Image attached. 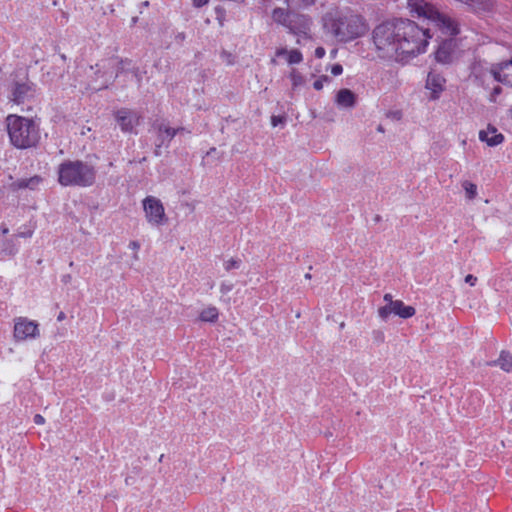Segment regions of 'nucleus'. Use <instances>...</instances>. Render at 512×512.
<instances>
[{
	"label": "nucleus",
	"mask_w": 512,
	"mask_h": 512,
	"mask_svg": "<svg viewBox=\"0 0 512 512\" xmlns=\"http://www.w3.org/2000/svg\"><path fill=\"white\" fill-rule=\"evenodd\" d=\"M124 72H130L137 81H140L139 69L128 59H108L95 66H90L86 71L88 77L86 89L92 91L105 89L120 73Z\"/></svg>",
	"instance_id": "7ed1b4c3"
},
{
	"label": "nucleus",
	"mask_w": 512,
	"mask_h": 512,
	"mask_svg": "<svg viewBox=\"0 0 512 512\" xmlns=\"http://www.w3.org/2000/svg\"><path fill=\"white\" fill-rule=\"evenodd\" d=\"M7 130L11 143L19 149L35 146L39 139V126L32 119L9 115L6 119Z\"/></svg>",
	"instance_id": "423d86ee"
},
{
	"label": "nucleus",
	"mask_w": 512,
	"mask_h": 512,
	"mask_svg": "<svg viewBox=\"0 0 512 512\" xmlns=\"http://www.w3.org/2000/svg\"><path fill=\"white\" fill-rule=\"evenodd\" d=\"M465 282L467 284H469L470 286H474L477 282V278L471 274H468L466 277H465Z\"/></svg>",
	"instance_id": "7c9ffc66"
},
{
	"label": "nucleus",
	"mask_w": 512,
	"mask_h": 512,
	"mask_svg": "<svg viewBox=\"0 0 512 512\" xmlns=\"http://www.w3.org/2000/svg\"><path fill=\"white\" fill-rule=\"evenodd\" d=\"M218 318V310L216 307L210 306L203 309L200 313V319L204 322H214Z\"/></svg>",
	"instance_id": "4be33fe9"
},
{
	"label": "nucleus",
	"mask_w": 512,
	"mask_h": 512,
	"mask_svg": "<svg viewBox=\"0 0 512 512\" xmlns=\"http://www.w3.org/2000/svg\"><path fill=\"white\" fill-rule=\"evenodd\" d=\"M38 323L26 317H17L14 320L13 336L16 341H26L39 336Z\"/></svg>",
	"instance_id": "9b49d317"
},
{
	"label": "nucleus",
	"mask_w": 512,
	"mask_h": 512,
	"mask_svg": "<svg viewBox=\"0 0 512 512\" xmlns=\"http://www.w3.org/2000/svg\"><path fill=\"white\" fill-rule=\"evenodd\" d=\"M336 103L343 108H351L355 104V94L349 89H341L336 95Z\"/></svg>",
	"instance_id": "f3484780"
},
{
	"label": "nucleus",
	"mask_w": 512,
	"mask_h": 512,
	"mask_svg": "<svg viewBox=\"0 0 512 512\" xmlns=\"http://www.w3.org/2000/svg\"><path fill=\"white\" fill-rule=\"evenodd\" d=\"M429 39L428 29L411 20L399 19V62H407L426 52Z\"/></svg>",
	"instance_id": "20e7f679"
},
{
	"label": "nucleus",
	"mask_w": 512,
	"mask_h": 512,
	"mask_svg": "<svg viewBox=\"0 0 512 512\" xmlns=\"http://www.w3.org/2000/svg\"><path fill=\"white\" fill-rule=\"evenodd\" d=\"M209 0H193V5L197 8H201L208 3Z\"/></svg>",
	"instance_id": "72a5a7b5"
},
{
	"label": "nucleus",
	"mask_w": 512,
	"mask_h": 512,
	"mask_svg": "<svg viewBox=\"0 0 512 512\" xmlns=\"http://www.w3.org/2000/svg\"><path fill=\"white\" fill-rule=\"evenodd\" d=\"M8 232H9V229H8V228H6V227H5V228H3V229H1V233H2L3 235L7 234Z\"/></svg>",
	"instance_id": "a19ab883"
},
{
	"label": "nucleus",
	"mask_w": 512,
	"mask_h": 512,
	"mask_svg": "<svg viewBox=\"0 0 512 512\" xmlns=\"http://www.w3.org/2000/svg\"><path fill=\"white\" fill-rule=\"evenodd\" d=\"M342 72H343V67L340 64H335L331 68V73L334 76H339L342 74Z\"/></svg>",
	"instance_id": "cd10ccee"
},
{
	"label": "nucleus",
	"mask_w": 512,
	"mask_h": 512,
	"mask_svg": "<svg viewBox=\"0 0 512 512\" xmlns=\"http://www.w3.org/2000/svg\"><path fill=\"white\" fill-rule=\"evenodd\" d=\"M479 139L490 147L500 145L504 141V136L498 133L494 126L489 125L485 130L479 132Z\"/></svg>",
	"instance_id": "dca6fc26"
},
{
	"label": "nucleus",
	"mask_w": 512,
	"mask_h": 512,
	"mask_svg": "<svg viewBox=\"0 0 512 512\" xmlns=\"http://www.w3.org/2000/svg\"><path fill=\"white\" fill-rule=\"evenodd\" d=\"M323 29L341 42L363 37L369 30L367 21L352 10L330 8L322 17Z\"/></svg>",
	"instance_id": "f03ea898"
},
{
	"label": "nucleus",
	"mask_w": 512,
	"mask_h": 512,
	"mask_svg": "<svg viewBox=\"0 0 512 512\" xmlns=\"http://www.w3.org/2000/svg\"><path fill=\"white\" fill-rule=\"evenodd\" d=\"M18 236H19V237H31V236H32V231H31V230H29V231H27V232H20V233L18 234Z\"/></svg>",
	"instance_id": "e433bc0d"
},
{
	"label": "nucleus",
	"mask_w": 512,
	"mask_h": 512,
	"mask_svg": "<svg viewBox=\"0 0 512 512\" xmlns=\"http://www.w3.org/2000/svg\"><path fill=\"white\" fill-rule=\"evenodd\" d=\"M330 82V78L326 75L320 76L315 82L313 83V87L316 90H321L325 83Z\"/></svg>",
	"instance_id": "393cba45"
},
{
	"label": "nucleus",
	"mask_w": 512,
	"mask_h": 512,
	"mask_svg": "<svg viewBox=\"0 0 512 512\" xmlns=\"http://www.w3.org/2000/svg\"><path fill=\"white\" fill-rule=\"evenodd\" d=\"M157 129L160 140V144L158 146L169 142L179 131H183V128L174 129L166 126L165 124H160Z\"/></svg>",
	"instance_id": "6ab92c4d"
},
{
	"label": "nucleus",
	"mask_w": 512,
	"mask_h": 512,
	"mask_svg": "<svg viewBox=\"0 0 512 512\" xmlns=\"http://www.w3.org/2000/svg\"><path fill=\"white\" fill-rule=\"evenodd\" d=\"M316 0H301V3L305 6L312 5L315 3Z\"/></svg>",
	"instance_id": "58836bf2"
},
{
	"label": "nucleus",
	"mask_w": 512,
	"mask_h": 512,
	"mask_svg": "<svg viewBox=\"0 0 512 512\" xmlns=\"http://www.w3.org/2000/svg\"><path fill=\"white\" fill-rule=\"evenodd\" d=\"M281 118L280 117H277V116H273L272 117V125L273 126H277L279 122H281Z\"/></svg>",
	"instance_id": "c9c22d12"
},
{
	"label": "nucleus",
	"mask_w": 512,
	"mask_h": 512,
	"mask_svg": "<svg viewBox=\"0 0 512 512\" xmlns=\"http://www.w3.org/2000/svg\"><path fill=\"white\" fill-rule=\"evenodd\" d=\"M407 8L413 17L427 20L435 25L443 34L450 36L443 40L435 52V59L442 64L451 63L455 57L456 41L453 36L459 33L457 21L450 16L439 12L432 4L426 0H408Z\"/></svg>",
	"instance_id": "f257e3e1"
},
{
	"label": "nucleus",
	"mask_w": 512,
	"mask_h": 512,
	"mask_svg": "<svg viewBox=\"0 0 512 512\" xmlns=\"http://www.w3.org/2000/svg\"><path fill=\"white\" fill-rule=\"evenodd\" d=\"M41 182V178L38 176L31 177L29 179H21L13 183L14 189L30 188L34 189Z\"/></svg>",
	"instance_id": "412c9836"
},
{
	"label": "nucleus",
	"mask_w": 512,
	"mask_h": 512,
	"mask_svg": "<svg viewBox=\"0 0 512 512\" xmlns=\"http://www.w3.org/2000/svg\"><path fill=\"white\" fill-rule=\"evenodd\" d=\"M16 251H17V249L14 246H10L9 248H7V253L10 255L15 254Z\"/></svg>",
	"instance_id": "4c0bfd02"
},
{
	"label": "nucleus",
	"mask_w": 512,
	"mask_h": 512,
	"mask_svg": "<svg viewBox=\"0 0 512 512\" xmlns=\"http://www.w3.org/2000/svg\"><path fill=\"white\" fill-rule=\"evenodd\" d=\"M61 59H62L63 61H65V59H66L65 55H61Z\"/></svg>",
	"instance_id": "37998d69"
},
{
	"label": "nucleus",
	"mask_w": 512,
	"mask_h": 512,
	"mask_svg": "<svg viewBox=\"0 0 512 512\" xmlns=\"http://www.w3.org/2000/svg\"><path fill=\"white\" fill-rule=\"evenodd\" d=\"M277 57L285 56L289 64H299L303 60L302 53L297 49L287 50L286 48H279L276 51Z\"/></svg>",
	"instance_id": "a211bd4d"
},
{
	"label": "nucleus",
	"mask_w": 512,
	"mask_h": 512,
	"mask_svg": "<svg viewBox=\"0 0 512 512\" xmlns=\"http://www.w3.org/2000/svg\"><path fill=\"white\" fill-rule=\"evenodd\" d=\"M445 82L444 77L438 73L430 72L427 75L426 89L431 91L430 99L436 100L440 97V94L444 90Z\"/></svg>",
	"instance_id": "2eb2a0df"
},
{
	"label": "nucleus",
	"mask_w": 512,
	"mask_h": 512,
	"mask_svg": "<svg viewBox=\"0 0 512 512\" xmlns=\"http://www.w3.org/2000/svg\"><path fill=\"white\" fill-rule=\"evenodd\" d=\"M383 300L386 302V304H389L391 302H395V300H393V297L390 293H386L383 297Z\"/></svg>",
	"instance_id": "f704fd0d"
},
{
	"label": "nucleus",
	"mask_w": 512,
	"mask_h": 512,
	"mask_svg": "<svg viewBox=\"0 0 512 512\" xmlns=\"http://www.w3.org/2000/svg\"><path fill=\"white\" fill-rule=\"evenodd\" d=\"M240 266V260H237V259H229L227 261L224 262V268L227 270V271H230L232 269H236V268H239Z\"/></svg>",
	"instance_id": "a878e982"
},
{
	"label": "nucleus",
	"mask_w": 512,
	"mask_h": 512,
	"mask_svg": "<svg viewBox=\"0 0 512 512\" xmlns=\"http://www.w3.org/2000/svg\"><path fill=\"white\" fill-rule=\"evenodd\" d=\"M509 116H510V117H511V119H512V106H511V107H510V109H509Z\"/></svg>",
	"instance_id": "79ce46f5"
},
{
	"label": "nucleus",
	"mask_w": 512,
	"mask_h": 512,
	"mask_svg": "<svg viewBox=\"0 0 512 512\" xmlns=\"http://www.w3.org/2000/svg\"><path fill=\"white\" fill-rule=\"evenodd\" d=\"M116 121L123 132H132L139 123V115L132 110L122 108L115 113Z\"/></svg>",
	"instance_id": "ddd939ff"
},
{
	"label": "nucleus",
	"mask_w": 512,
	"mask_h": 512,
	"mask_svg": "<svg viewBox=\"0 0 512 512\" xmlns=\"http://www.w3.org/2000/svg\"><path fill=\"white\" fill-rule=\"evenodd\" d=\"M468 199H474L477 195V186L469 181H464L462 184Z\"/></svg>",
	"instance_id": "5701e85b"
},
{
	"label": "nucleus",
	"mask_w": 512,
	"mask_h": 512,
	"mask_svg": "<svg viewBox=\"0 0 512 512\" xmlns=\"http://www.w3.org/2000/svg\"><path fill=\"white\" fill-rule=\"evenodd\" d=\"M129 248H130V249H132V250L135 252V253H134V255H133V259H134V260H138V259H139V257H138V253H137V251H138V250H139V248H140V244H139V242H138V241H131V242L129 243Z\"/></svg>",
	"instance_id": "bb28decb"
},
{
	"label": "nucleus",
	"mask_w": 512,
	"mask_h": 512,
	"mask_svg": "<svg viewBox=\"0 0 512 512\" xmlns=\"http://www.w3.org/2000/svg\"><path fill=\"white\" fill-rule=\"evenodd\" d=\"M502 92V89L500 86H496L493 88V91L491 93V101H496V97Z\"/></svg>",
	"instance_id": "c756f323"
},
{
	"label": "nucleus",
	"mask_w": 512,
	"mask_h": 512,
	"mask_svg": "<svg viewBox=\"0 0 512 512\" xmlns=\"http://www.w3.org/2000/svg\"><path fill=\"white\" fill-rule=\"evenodd\" d=\"M272 18L276 23L288 28L293 34L303 38L310 37V18L289 12L283 8H275L272 12Z\"/></svg>",
	"instance_id": "1a4fd4ad"
},
{
	"label": "nucleus",
	"mask_w": 512,
	"mask_h": 512,
	"mask_svg": "<svg viewBox=\"0 0 512 512\" xmlns=\"http://www.w3.org/2000/svg\"><path fill=\"white\" fill-rule=\"evenodd\" d=\"M472 75L483 86H488L491 82H500L512 87V59L490 67L477 63L472 68Z\"/></svg>",
	"instance_id": "6e6552de"
},
{
	"label": "nucleus",
	"mask_w": 512,
	"mask_h": 512,
	"mask_svg": "<svg viewBox=\"0 0 512 512\" xmlns=\"http://www.w3.org/2000/svg\"><path fill=\"white\" fill-rule=\"evenodd\" d=\"M488 365H498L505 372L512 370V355L502 351L498 360L488 363Z\"/></svg>",
	"instance_id": "aec40b11"
},
{
	"label": "nucleus",
	"mask_w": 512,
	"mask_h": 512,
	"mask_svg": "<svg viewBox=\"0 0 512 512\" xmlns=\"http://www.w3.org/2000/svg\"><path fill=\"white\" fill-rule=\"evenodd\" d=\"M315 56L317 58H323L325 56V49L323 47H317L315 50Z\"/></svg>",
	"instance_id": "473e14b6"
},
{
	"label": "nucleus",
	"mask_w": 512,
	"mask_h": 512,
	"mask_svg": "<svg viewBox=\"0 0 512 512\" xmlns=\"http://www.w3.org/2000/svg\"><path fill=\"white\" fill-rule=\"evenodd\" d=\"M66 318V315L64 312H60L57 316L58 321H63Z\"/></svg>",
	"instance_id": "ea45409f"
},
{
	"label": "nucleus",
	"mask_w": 512,
	"mask_h": 512,
	"mask_svg": "<svg viewBox=\"0 0 512 512\" xmlns=\"http://www.w3.org/2000/svg\"><path fill=\"white\" fill-rule=\"evenodd\" d=\"M415 312L416 311L414 307L405 305L401 300H395V302H391L380 307L378 309V316L383 321H387L391 315H396L400 318L408 319L414 316Z\"/></svg>",
	"instance_id": "f8f14e48"
},
{
	"label": "nucleus",
	"mask_w": 512,
	"mask_h": 512,
	"mask_svg": "<svg viewBox=\"0 0 512 512\" xmlns=\"http://www.w3.org/2000/svg\"><path fill=\"white\" fill-rule=\"evenodd\" d=\"M34 85L29 81L16 82L12 89V101L17 104L23 103L34 94Z\"/></svg>",
	"instance_id": "4468645a"
},
{
	"label": "nucleus",
	"mask_w": 512,
	"mask_h": 512,
	"mask_svg": "<svg viewBox=\"0 0 512 512\" xmlns=\"http://www.w3.org/2000/svg\"><path fill=\"white\" fill-rule=\"evenodd\" d=\"M34 423L37 424V425H42L45 423V419L42 415L40 414H36L34 416Z\"/></svg>",
	"instance_id": "2f4dec72"
},
{
	"label": "nucleus",
	"mask_w": 512,
	"mask_h": 512,
	"mask_svg": "<svg viewBox=\"0 0 512 512\" xmlns=\"http://www.w3.org/2000/svg\"><path fill=\"white\" fill-rule=\"evenodd\" d=\"M233 288V285L231 283H222L220 286V291L224 294L230 292Z\"/></svg>",
	"instance_id": "c85d7f7f"
},
{
	"label": "nucleus",
	"mask_w": 512,
	"mask_h": 512,
	"mask_svg": "<svg viewBox=\"0 0 512 512\" xmlns=\"http://www.w3.org/2000/svg\"><path fill=\"white\" fill-rule=\"evenodd\" d=\"M58 181L62 186L89 187L96 179L95 168L80 160H66L57 170Z\"/></svg>",
	"instance_id": "0eeeda50"
},
{
	"label": "nucleus",
	"mask_w": 512,
	"mask_h": 512,
	"mask_svg": "<svg viewBox=\"0 0 512 512\" xmlns=\"http://www.w3.org/2000/svg\"><path fill=\"white\" fill-rule=\"evenodd\" d=\"M290 80L294 89L301 86L304 82L303 76L295 69L290 73Z\"/></svg>",
	"instance_id": "b1692460"
},
{
	"label": "nucleus",
	"mask_w": 512,
	"mask_h": 512,
	"mask_svg": "<svg viewBox=\"0 0 512 512\" xmlns=\"http://www.w3.org/2000/svg\"><path fill=\"white\" fill-rule=\"evenodd\" d=\"M372 42L380 58L399 62V20L377 25L372 31Z\"/></svg>",
	"instance_id": "39448f33"
},
{
	"label": "nucleus",
	"mask_w": 512,
	"mask_h": 512,
	"mask_svg": "<svg viewBox=\"0 0 512 512\" xmlns=\"http://www.w3.org/2000/svg\"><path fill=\"white\" fill-rule=\"evenodd\" d=\"M146 220L152 226L164 225L167 221L165 208L160 199L155 196H147L142 201Z\"/></svg>",
	"instance_id": "9d476101"
}]
</instances>
